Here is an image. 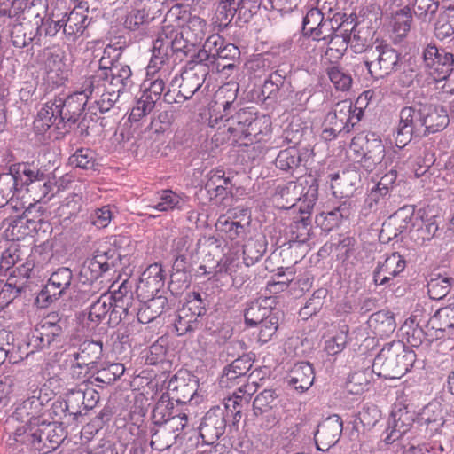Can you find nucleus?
<instances>
[{"label":"nucleus","instance_id":"1","mask_svg":"<svg viewBox=\"0 0 454 454\" xmlns=\"http://www.w3.org/2000/svg\"><path fill=\"white\" fill-rule=\"evenodd\" d=\"M416 354L402 341L386 344L376 356L372 371L378 377L399 379L405 375L413 366Z\"/></svg>","mask_w":454,"mask_h":454},{"label":"nucleus","instance_id":"2","mask_svg":"<svg viewBox=\"0 0 454 454\" xmlns=\"http://www.w3.org/2000/svg\"><path fill=\"white\" fill-rule=\"evenodd\" d=\"M234 89H230L231 96L229 98L232 100H226L222 104L223 114L218 117L217 115H210L209 125L215 127L219 121H222L224 117L223 128L233 137L235 140L241 138H247L251 136H255L257 133L258 122L254 114L249 109H240L234 114H231L235 110L234 100L238 92V86L232 84Z\"/></svg>","mask_w":454,"mask_h":454},{"label":"nucleus","instance_id":"3","mask_svg":"<svg viewBox=\"0 0 454 454\" xmlns=\"http://www.w3.org/2000/svg\"><path fill=\"white\" fill-rule=\"evenodd\" d=\"M318 198V184L313 177L302 182L290 181L278 187L275 200L278 206L284 209L294 207L300 202L299 210L301 215L310 214Z\"/></svg>","mask_w":454,"mask_h":454},{"label":"nucleus","instance_id":"4","mask_svg":"<svg viewBox=\"0 0 454 454\" xmlns=\"http://www.w3.org/2000/svg\"><path fill=\"white\" fill-rule=\"evenodd\" d=\"M364 65L372 77L384 78L401 68V56L391 45L379 43L369 48Z\"/></svg>","mask_w":454,"mask_h":454},{"label":"nucleus","instance_id":"5","mask_svg":"<svg viewBox=\"0 0 454 454\" xmlns=\"http://www.w3.org/2000/svg\"><path fill=\"white\" fill-rule=\"evenodd\" d=\"M177 35L173 39L159 37L153 42L148 73H160L164 77L171 74L174 68V53L185 48V42L178 40Z\"/></svg>","mask_w":454,"mask_h":454},{"label":"nucleus","instance_id":"6","mask_svg":"<svg viewBox=\"0 0 454 454\" xmlns=\"http://www.w3.org/2000/svg\"><path fill=\"white\" fill-rule=\"evenodd\" d=\"M349 148L360 157L358 162L368 172H372L385 157V146L380 137L374 133L355 136Z\"/></svg>","mask_w":454,"mask_h":454},{"label":"nucleus","instance_id":"7","mask_svg":"<svg viewBox=\"0 0 454 454\" xmlns=\"http://www.w3.org/2000/svg\"><path fill=\"white\" fill-rule=\"evenodd\" d=\"M422 59L425 67L436 80H445L454 70V55L434 43L424 48Z\"/></svg>","mask_w":454,"mask_h":454},{"label":"nucleus","instance_id":"8","mask_svg":"<svg viewBox=\"0 0 454 454\" xmlns=\"http://www.w3.org/2000/svg\"><path fill=\"white\" fill-rule=\"evenodd\" d=\"M63 56L58 51L51 48H44L38 51L33 58L32 67L36 68L38 72L46 74L48 79L55 83H62L67 79L62 70L64 63Z\"/></svg>","mask_w":454,"mask_h":454},{"label":"nucleus","instance_id":"9","mask_svg":"<svg viewBox=\"0 0 454 454\" xmlns=\"http://www.w3.org/2000/svg\"><path fill=\"white\" fill-rule=\"evenodd\" d=\"M64 324L58 313L47 315L35 326L30 338V346H33L36 351L48 348L55 338L63 333Z\"/></svg>","mask_w":454,"mask_h":454},{"label":"nucleus","instance_id":"10","mask_svg":"<svg viewBox=\"0 0 454 454\" xmlns=\"http://www.w3.org/2000/svg\"><path fill=\"white\" fill-rule=\"evenodd\" d=\"M53 105H55L56 113H59L57 114L59 123L66 121L75 123L83 112L87 111L85 114L90 113V102L80 91L66 98H55Z\"/></svg>","mask_w":454,"mask_h":454},{"label":"nucleus","instance_id":"11","mask_svg":"<svg viewBox=\"0 0 454 454\" xmlns=\"http://www.w3.org/2000/svg\"><path fill=\"white\" fill-rule=\"evenodd\" d=\"M28 191V166L26 163L13 164L8 174L0 176V206L4 207L13 190Z\"/></svg>","mask_w":454,"mask_h":454},{"label":"nucleus","instance_id":"12","mask_svg":"<svg viewBox=\"0 0 454 454\" xmlns=\"http://www.w3.org/2000/svg\"><path fill=\"white\" fill-rule=\"evenodd\" d=\"M88 26L87 16L83 12L73 10L66 12L61 19L55 20L52 26L45 30V35L54 36L61 28L68 40L75 41L81 36Z\"/></svg>","mask_w":454,"mask_h":454},{"label":"nucleus","instance_id":"13","mask_svg":"<svg viewBox=\"0 0 454 454\" xmlns=\"http://www.w3.org/2000/svg\"><path fill=\"white\" fill-rule=\"evenodd\" d=\"M224 410L219 406L211 408L200 425V435L205 444H214L226 430Z\"/></svg>","mask_w":454,"mask_h":454},{"label":"nucleus","instance_id":"14","mask_svg":"<svg viewBox=\"0 0 454 454\" xmlns=\"http://www.w3.org/2000/svg\"><path fill=\"white\" fill-rule=\"evenodd\" d=\"M414 422L413 413L407 407L395 404L387 420V427L384 431V442L391 444L408 432Z\"/></svg>","mask_w":454,"mask_h":454},{"label":"nucleus","instance_id":"15","mask_svg":"<svg viewBox=\"0 0 454 454\" xmlns=\"http://www.w3.org/2000/svg\"><path fill=\"white\" fill-rule=\"evenodd\" d=\"M341 433L342 420L339 415L333 414L325 419L318 425L315 434L317 450L321 451L328 450L338 442Z\"/></svg>","mask_w":454,"mask_h":454},{"label":"nucleus","instance_id":"16","mask_svg":"<svg viewBox=\"0 0 454 454\" xmlns=\"http://www.w3.org/2000/svg\"><path fill=\"white\" fill-rule=\"evenodd\" d=\"M252 365L253 360L249 355L239 356L223 368L219 379L220 387L231 388L240 383L247 382V373L249 372Z\"/></svg>","mask_w":454,"mask_h":454},{"label":"nucleus","instance_id":"17","mask_svg":"<svg viewBox=\"0 0 454 454\" xmlns=\"http://www.w3.org/2000/svg\"><path fill=\"white\" fill-rule=\"evenodd\" d=\"M54 14H48V0H32L30 2V17H33V26L35 27V32L33 37H30V43L37 45L45 44L48 35H45V30L54 22Z\"/></svg>","mask_w":454,"mask_h":454},{"label":"nucleus","instance_id":"18","mask_svg":"<svg viewBox=\"0 0 454 454\" xmlns=\"http://www.w3.org/2000/svg\"><path fill=\"white\" fill-rule=\"evenodd\" d=\"M188 415L186 412L180 411L174 413L171 418L165 423L160 429H152L151 446H153L156 442H160L162 436L168 434V439H166L164 447H170L176 442V439L180 434L188 426Z\"/></svg>","mask_w":454,"mask_h":454},{"label":"nucleus","instance_id":"19","mask_svg":"<svg viewBox=\"0 0 454 454\" xmlns=\"http://www.w3.org/2000/svg\"><path fill=\"white\" fill-rule=\"evenodd\" d=\"M425 137L443 130L450 122L447 110L442 106L421 104Z\"/></svg>","mask_w":454,"mask_h":454},{"label":"nucleus","instance_id":"20","mask_svg":"<svg viewBox=\"0 0 454 454\" xmlns=\"http://www.w3.org/2000/svg\"><path fill=\"white\" fill-rule=\"evenodd\" d=\"M273 302L272 297H263L249 302L244 312L247 325L255 326L270 318V315L279 314L278 309L272 308Z\"/></svg>","mask_w":454,"mask_h":454},{"label":"nucleus","instance_id":"21","mask_svg":"<svg viewBox=\"0 0 454 454\" xmlns=\"http://www.w3.org/2000/svg\"><path fill=\"white\" fill-rule=\"evenodd\" d=\"M346 20V14L340 12L325 18L310 37L314 41L323 42L324 45L336 44L334 40L339 37L337 32L344 26Z\"/></svg>","mask_w":454,"mask_h":454},{"label":"nucleus","instance_id":"22","mask_svg":"<svg viewBox=\"0 0 454 454\" xmlns=\"http://www.w3.org/2000/svg\"><path fill=\"white\" fill-rule=\"evenodd\" d=\"M18 272L20 277L15 272L11 274L0 291V306L2 307L8 305L28 286V268L22 264V268H18Z\"/></svg>","mask_w":454,"mask_h":454},{"label":"nucleus","instance_id":"23","mask_svg":"<svg viewBox=\"0 0 454 454\" xmlns=\"http://www.w3.org/2000/svg\"><path fill=\"white\" fill-rule=\"evenodd\" d=\"M107 73V86L119 94L129 90L132 84V72L128 65L111 63L110 68H104Z\"/></svg>","mask_w":454,"mask_h":454},{"label":"nucleus","instance_id":"24","mask_svg":"<svg viewBox=\"0 0 454 454\" xmlns=\"http://www.w3.org/2000/svg\"><path fill=\"white\" fill-rule=\"evenodd\" d=\"M351 213V203L348 200L340 202L333 209L321 212L316 216V223L325 231H330L338 227L343 219Z\"/></svg>","mask_w":454,"mask_h":454},{"label":"nucleus","instance_id":"25","mask_svg":"<svg viewBox=\"0 0 454 454\" xmlns=\"http://www.w3.org/2000/svg\"><path fill=\"white\" fill-rule=\"evenodd\" d=\"M314 379V369L309 362L295 364L287 376L288 384L300 393L308 390Z\"/></svg>","mask_w":454,"mask_h":454},{"label":"nucleus","instance_id":"26","mask_svg":"<svg viewBox=\"0 0 454 454\" xmlns=\"http://www.w3.org/2000/svg\"><path fill=\"white\" fill-rule=\"evenodd\" d=\"M399 126L415 134V137H425L423 126L421 103L411 106H404L399 114Z\"/></svg>","mask_w":454,"mask_h":454},{"label":"nucleus","instance_id":"27","mask_svg":"<svg viewBox=\"0 0 454 454\" xmlns=\"http://www.w3.org/2000/svg\"><path fill=\"white\" fill-rule=\"evenodd\" d=\"M206 74V70L185 69L181 74L178 97H181L183 100L190 99L203 85Z\"/></svg>","mask_w":454,"mask_h":454},{"label":"nucleus","instance_id":"28","mask_svg":"<svg viewBox=\"0 0 454 454\" xmlns=\"http://www.w3.org/2000/svg\"><path fill=\"white\" fill-rule=\"evenodd\" d=\"M391 194L387 190H381L374 187L368 193L365 198L362 212L367 215L371 213L380 215H387L389 210Z\"/></svg>","mask_w":454,"mask_h":454},{"label":"nucleus","instance_id":"29","mask_svg":"<svg viewBox=\"0 0 454 454\" xmlns=\"http://www.w3.org/2000/svg\"><path fill=\"white\" fill-rule=\"evenodd\" d=\"M438 223L435 219H423L417 217L410 228V239L418 246H423L430 241L438 231Z\"/></svg>","mask_w":454,"mask_h":454},{"label":"nucleus","instance_id":"30","mask_svg":"<svg viewBox=\"0 0 454 454\" xmlns=\"http://www.w3.org/2000/svg\"><path fill=\"white\" fill-rule=\"evenodd\" d=\"M50 223L48 222L39 220L37 222L30 220V237H34L33 232L38 236L34 239L35 247L32 249V254H39L43 256V261L48 262L51 258V252L47 251L49 246L48 241V230Z\"/></svg>","mask_w":454,"mask_h":454},{"label":"nucleus","instance_id":"31","mask_svg":"<svg viewBox=\"0 0 454 454\" xmlns=\"http://www.w3.org/2000/svg\"><path fill=\"white\" fill-rule=\"evenodd\" d=\"M103 353V345L101 341L86 340L79 345L77 351L71 356L74 361L82 362L84 365L93 367L101 358Z\"/></svg>","mask_w":454,"mask_h":454},{"label":"nucleus","instance_id":"32","mask_svg":"<svg viewBox=\"0 0 454 454\" xmlns=\"http://www.w3.org/2000/svg\"><path fill=\"white\" fill-rule=\"evenodd\" d=\"M107 79V73L104 69H98L82 82L80 92L90 102L108 88Z\"/></svg>","mask_w":454,"mask_h":454},{"label":"nucleus","instance_id":"33","mask_svg":"<svg viewBox=\"0 0 454 454\" xmlns=\"http://www.w3.org/2000/svg\"><path fill=\"white\" fill-rule=\"evenodd\" d=\"M369 326L380 337L389 336L396 327L394 313L389 310H380L371 315Z\"/></svg>","mask_w":454,"mask_h":454},{"label":"nucleus","instance_id":"34","mask_svg":"<svg viewBox=\"0 0 454 454\" xmlns=\"http://www.w3.org/2000/svg\"><path fill=\"white\" fill-rule=\"evenodd\" d=\"M168 299L159 295L140 304L137 311V320L142 324H148L160 317L168 307Z\"/></svg>","mask_w":454,"mask_h":454},{"label":"nucleus","instance_id":"35","mask_svg":"<svg viewBox=\"0 0 454 454\" xmlns=\"http://www.w3.org/2000/svg\"><path fill=\"white\" fill-rule=\"evenodd\" d=\"M161 97L147 88H144L142 95L137 99L136 106L132 108L129 119L137 121L142 117L149 114L157 106L160 104Z\"/></svg>","mask_w":454,"mask_h":454},{"label":"nucleus","instance_id":"36","mask_svg":"<svg viewBox=\"0 0 454 454\" xmlns=\"http://www.w3.org/2000/svg\"><path fill=\"white\" fill-rule=\"evenodd\" d=\"M331 112L346 124H352V129L364 115L363 109L354 105L350 99L338 102Z\"/></svg>","mask_w":454,"mask_h":454},{"label":"nucleus","instance_id":"37","mask_svg":"<svg viewBox=\"0 0 454 454\" xmlns=\"http://www.w3.org/2000/svg\"><path fill=\"white\" fill-rule=\"evenodd\" d=\"M427 325L432 329L452 335L454 333V306L439 309L428 320Z\"/></svg>","mask_w":454,"mask_h":454},{"label":"nucleus","instance_id":"38","mask_svg":"<svg viewBox=\"0 0 454 454\" xmlns=\"http://www.w3.org/2000/svg\"><path fill=\"white\" fill-rule=\"evenodd\" d=\"M418 423L422 429L425 427L426 431L430 434L437 432L443 425L442 411L437 404H429L423 409Z\"/></svg>","mask_w":454,"mask_h":454},{"label":"nucleus","instance_id":"39","mask_svg":"<svg viewBox=\"0 0 454 454\" xmlns=\"http://www.w3.org/2000/svg\"><path fill=\"white\" fill-rule=\"evenodd\" d=\"M301 153L296 146H289L278 153L275 165L278 169L293 174L301 166Z\"/></svg>","mask_w":454,"mask_h":454},{"label":"nucleus","instance_id":"40","mask_svg":"<svg viewBox=\"0 0 454 454\" xmlns=\"http://www.w3.org/2000/svg\"><path fill=\"white\" fill-rule=\"evenodd\" d=\"M51 191L49 174L37 169L36 172L30 169V193L32 200L40 202Z\"/></svg>","mask_w":454,"mask_h":454},{"label":"nucleus","instance_id":"41","mask_svg":"<svg viewBox=\"0 0 454 454\" xmlns=\"http://www.w3.org/2000/svg\"><path fill=\"white\" fill-rule=\"evenodd\" d=\"M207 33V22L199 16L189 18L186 27L180 33L182 37L185 36V42L196 44L201 42Z\"/></svg>","mask_w":454,"mask_h":454},{"label":"nucleus","instance_id":"42","mask_svg":"<svg viewBox=\"0 0 454 454\" xmlns=\"http://www.w3.org/2000/svg\"><path fill=\"white\" fill-rule=\"evenodd\" d=\"M267 243L264 237L249 239L243 246V260L247 266L257 262L264 254Z\"/></svg>","mask_w":454,"mask_h":454},{"label":"nucleus","instance_id":"43","mask_svg":"<svg viewBox=\"0 0 454 454\" xmlns=\"http://www.w3.org/2000/svg\"><path fill=\"white\" fill-rule=\"evenodd\" d=\"M302 215L289 226L290 241L305 243L311 236V220L309 214Z\"/></svg>","mask_w":454,"mask_h":454},{"label":"nucleus","instance_id":"44","mask_svg":"<svg viewBox=\"0 0 454 454\" xmlns=\"http://www.w3.org/2000/svg\"><path fill=\"white\" fill-rule=\"evenodd\" d=\"M454 279L440 274L432 276L427 281V294L432 300H441L450 291Z\"/></svg>","mask_w":454,"mask_h":454},{"label":"nucleus","instance_id":"45","mask_svg":"<svg viewBox=\"0 0 454 454\" xmlns=\"http://www.w3.org/2000/svg\"><path fill=\"white\" fill-rule=\"evenodd\" d=\"M174 413V404L171 402L170 395L163 394L153 410L152 419L155 425L161 427Z\"/></svg>","mask_w":454,"mask_h":454},{"label":"nucleus","instance_id":"46","mask_svg":"<svg viewBox=\"0 0 454 454\" xmlns=\"http://www.w3.org/2000/svg\"><path fill=\"white\" fill-rule=\"evenodd\" d=\"M326 74L336 90L348 91L351 89L353 84L352 75L342 67L339 65H333L327 67Z\"/></svg>","mask_w":454,"mask_h":454},{"label":"nucleus","instance_id":"47","mask_svg":"<svg viewBox=\"0 0 454 454\" xmlns=\"http://www.w3.org/2000/svg\"><path fill=\"white\" fill-rule=\"evenodd\" d=\"M372 373L373 372L370 368L351 373L346 382L348 392L352 395L362 394L370 384Z\"/></svg>","mask_w":454,"mask_h":454},{"label":"nucleus","instance_id":"48","mask_svg":"<svg viewBox=\"0 0 454 454\" xmlns=\"http://www.w3.org/2000/svg\"><path fill=\"white\" fill-rule=\"evenodd\" d=\"M240 51L233 43L225 42L223 51L219 57V73L229 75L228 71H232L239 63Z\"/></svg>","mask_w":454,"mask_h":454},{"label":"nucleus","instance_id":"49","mask_svg":"<svg viewBox=\"0 0 454 454\" xmlns=\"http://www.w3.org/2000/svg\"><path fill=\"white\" fill-rule=\"evenodd\" d=\"M152 21L148 13H145L134 1L132 10L125 17L124 27L131 31L144 30Z\"/></svg>","mask_w":454,"mask_h":454},{"label":"nucleus","instance_id":"50","mask_svg":"<svg viewBox=\"0 0 454 454\" xmlns=\"http://www.w3.org/2000/svg\"><path fill=\"white\" fill-rule=\"evenodd\" d=\"M104 262H100V260H97L94 256L87 259L80 269V278L83 283H92L99 278L104 273L107 272L104 267Z\"/></svg>","mask_w":454,"mask_h":454},{"label":"nucleus","instance_id":"51","mask_svg":"<svg viewBox=\"0 0 454 454\" xmlns=\"http://www.w3.org/2000/svg\"><path fill=\"white\" fill-rule=\"evenodd\" d=\"M120 94L115 90L107 88L98 98H94L90 102V113L97 114V111L101 114L108 112L119 99Z\"/></svg>","mask_w":454,"mask_h":454},{"label":"nucleus","instance_id":"52","mask_svg":"<svg viewBox=\"0 0 454 454\" xmlns=\"http://www.w3.org/2000/svg\"><path fill=\"white\" fill-rule=\"evenodd\" d=\"M378 266L381 272L390 277V280H392L404 270L406 261L398 252H394L384 262H379Z\"/></svg>","mask_w":454,"mask_h":454},{"label":"nucleus","instance_id":"53","mask_svg":"<svg viewBox=\"0 0 454 454\" xmlns=\"http://www.w3.org/2000/svg\"><path fill=\"white\" fill-rule=\"evenodd\" d=\"M73 279V273L68 268H59L53 272L49 278L47 285L53 290H57L61 297L70 287Z\"/></svg>","mask_w":454,"mask_h":454},{"label":"nucleus","instance_id":"54","mask_svg":"<svg viewBox=\"0 0 454 454\" xmlns=\"http://www.w3.org/2000/svg\"><path fill=\"white\" fill-rule=\"evenodd\" d=\"M189 310L179 309L173 320L175 333L178 336L195 331L199 326V320H195Z\"/></svg>","mask_w":454,"mask_h":454},{"label":"nucleus","instance_id":"55","mask_svg":"<svg viewBox=\"0 0 454 454\" xmlns=\"http://www.w3.org/2000/svg\"><path fill=\"white\" fill-rule=\"evenodd\" d=\"M68 164L74 168L93 169L96 165V153L90 148H78L69 157Z\"/></svg>","mask_w":454,"mask_h":454},{"label":"nucleus","instance_id":"56","mask_svg":"<svg viewBox=\"0 0 454 454\" xmlns=\"http://www.w3.org/2000/svg\"><path fill=\"white\" fill-rule=\"evenodd\" d=\"M85 394L82 390H71L67 394L64 402L63 411L67 412L70 416L76 419L82 414L84 410Z\"/></svg>","mask_w":454,"mask_h":454},{"label":"nucleus","instance_id":"57","mask_svg":"<svg viewBox=\"0 0 454 454\" xmlns=\"http://www.w3.org/2000/svg\"><path fill=\"white\" fill-rule=\"evenodd\" d=\"M327 289L319 288L312 294L311 297L307 301L304 307L300 309V317L308 319L316 315L323 308L325 299L327 295Z\"/></svg>","mask_w":454,"mask_h":454},{"label":"nucleus","instance_id":"58","mask_svg":"<svg viewBox=\"0 0 454 454\" xmlns=\"http://www.w3.org/2000/svg\"><path fill=\"white\" fill-rule=\"evenodd\" d=\"M160 201L154 206H148V209L165 212L180 209L184 204L183 198L171 190H164L160 195Z\"/></svg>","mask_w":454,"mask_h":454},{"label":"nucleus","instance_id":"59","mask_svg":"<svg viewBox=\"0 0 454 454\" xmlns=\"http://www.w3.org/2000/svg\"><path fill=\"white\" fill-rule=\"evenodd\" d=\"M211 44L205 41L202 48L194 56V61L196 66L192 68L197 70H206L204 67H207L212 73H219V63L215 62V57L211 54Z\"/></svg>","mask_w":454,"mask_h":454},{"label":"nucleus","instance_id":"60","mask_svg":"<svg viewBox=\"0 0 454 454\" xmlns=\"http://www.w3.org/2000/svg\"><path fill=\"white\" fill-rule=\"evenodd\" d=\"M93 256L97 260H100V262H105L104 267L110 270L116 266L121 255L115 247H112L110 243L104 241L100 243Z\"/></svg>","mask_w":454,"mask_h":454},{"label":"nucleus","instance_id":"61","mask_svg":"<svg viewBox=\"0 0 454 454\" xmlns=\"http://www.w3.org/2000/svg\"><path fill=\"white\" fill-rule=\"evenodd\" d=\"M114 303L112 298L108 295H101L90 308L88 319L94 322L96 325L99 324L113 308Z\"/></svg>","mask_w":454,"mask_h":454},{"label":"nucleus","instance_id":"62","mask_svg":"<svg viewBox=\"0 0 454 454\" xmlns=\"http://www.w3.org/2000/svg\"><path fill=\"white\" fill-rule=\"evenodd\" d=\"M278 395L274 389H265L258 394L254 402L253 408L255 415L262 414L277 405Z\"/></svg>","mask_w":454,"mask_h":454},{"label":"nucleus","instance_id":"63","mask_svg":"<svg viewBox=\"0 0 454 454\" xmlns=\"http://www.w3.org/2000/svg\"><path fill=\"white\" fill-rule=\"evenodd\" d=\"M439 8L437 0H414L413 12L424 22L431 21Z\"/></svg>","mask_w":454,"mask_h":454},{"label":"nucleus","instance_id":"64","mask_svg":"<svg viewBox=\"0 0 454 454\" xmlns=\"http://www.w3.org/2000/svg\"><path fill=\"white\" fill-rule=\"evenodd\" d=\"M168 388L172 392L170 398L176 400L178 403H185L187 401H191L194 395L192 387L184 381H178L177 380H171Z\"/></svg>","mask_w":454,"mask_h":454}]
</instances>
